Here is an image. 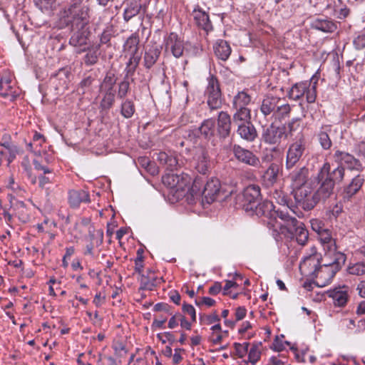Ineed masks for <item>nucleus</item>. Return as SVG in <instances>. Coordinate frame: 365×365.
I'll use <instances>...</instances> for the list:
<instances>
[{
    "label": "nucleus",
    "mask_w": 365,
    "mask_h": 365,
    "mask_svg": "<svg viewBox=\"0 0 365 365\" xmlns=\"http://www.w3.org/2000/svg\"><path fill=\"white\" fill-rule=\"evenodd\" d=\"M345 169L337 166L331 170L329 162H325L317 174L319 187L315 192L317 202H325L334 193L336 184L340 183L344 178Z\"/></svg>",
    "instance_id": "1"
},
{
    "label": "nucleus",
    "mask_w": 365,
    "mask_h": 365,
    "mask_svg": "<svg viewBox=\"0 0 365 365\" xmlns=\"http://www.w3.org/2000/svg\"><path fill=\"white\" fill-rule=\"evenodd\" d=\"M291 106L278 96H266L260 105V112L267 119H283L288 117Z\"/></svg>",
    "instance_id": "2"
},
{
    "label": "nucleus",
    "mask_w": 365,
    "mask_h": 365,
    "mask_svg": "<svg viewBox=\"0 0 365 365\" xmlns=\"http://www.w3.org/2000/svg\"><path fill=\"white\" fill-rule=\"evenodd\" d=\"M295 217H291L284 210L273 209L272 220L267 221V225L273 229L274 232L284 234L287 229H292L297 222Z\"/></svg>",
    "instance_id": "3"
},
{
    "label": "nucleus",
    "mask_w": 365,
    "mask_h": 365,
    "mask_svg": "<svg viewBox=\"0 0 365 365\" xmlns=\"http://www.w3.org/2000/svg\"><path fill=\"white\" fill-rule=\"evenodd\" d=\"M319 238L324 251L335 253L334 261L331 263L334 264V270H337L340 266L344 264L346 259V255L341 252L336 251V242L331 237L329 230L326 229L324 231L319 234Z\"/></svg>",
    "instance_id": "4"
},
{
    "label": "nucleus",
    "mask_w": 365,
    "mask_h": 365,
    "mask_svg": "<svg viewBox=\"0 0 365 365\" xmlns=\"http://www.w3.org/2000/svg\"><path fill=\"white\" fill-rule=\"evenodd\" d=\"M287 138V133L284 125L279 126L272 123L262 128L261 140L265 144L277 146Z\"/></svg>",
    "instance_id": "5"
},
{
    "label": "nucleus",
    "mask_w": 365,
    "mask_h": 365,
    "mask_svg": "<svg viewBox=\"0 0 365 365\" xmlns=\"http://www.w3.org/2000/svg\"><path fill=\"white\" fill-rule=\"evenodd\" d=\"M292 192L297 203L304 210H311L317 204L315 192L312 193V188L307 184L292 189Z\"/></svg>",
    "instance_id": "6"
},
{
    "label": "nucleus",
    "mask_w": 365,
    "mask_h": 365,
    "mask_svg": "<svg viewBox=\"0 0 365 365\" xmlns=\"http://www.w3.org/2000/svg\"><path fill=\"white\" fill-rule=\"evenodd\" d=\"M306 148V141L303 135L288 148L286 155L285 168L287 170L294 169L302 157Z\"/></svg>",
    "instance_id": "7"
},
{
    "label": "nucleus",
    "mask_w": 365,
    "mask_h": 365,
    "mask_svg": "<svg viewBox=\"0 0 365 365\" xmlns=\"http://www.w3.org/2000/svg\"><path fill=\"white\" fill-rule=\"evenodd\" d=\"M207 96V103L211 110H216L222 106V93L220 88V83L213 75H210L207 78V86L205 90Z\"/></svg>",
    "instance_id": "8"
},
{
    "label": "nucleus",
    "mask_w": 365,
    "mask_h": 365,
    "mask_svg": "<svg viewBox=\"0 0 365 365\" xmlns=\"http://www.w3.org/2000/svg\"><path fill=\"white\" fill-rule=\"evenodd\" d=\"M321 255L317 254L315 247L312 248V254L304 257L300 263L299 268L302 272H306L307 274L315 277H320Z\"/></svg>",
    "instance_id": "9"
},
{
    "label": "nucleus",
    "mask_w": 365,
    "mask_h": 365,
    "mask_svg": "<svg viewBox=\"0 0 365 365\" xmlns=\"http://www.w3.org/2000/svg\"><path fill=\"white\" fill-rule=\"evenodd\" d=\"M88 11V6H82L78 9L66 11L68 21L71 23L72 30L83 29L88 24L89 21Z\"/></svg>",
    "instance_id": "10"
},
{
    "label": "nucleus",
    "mask_w": 365,
    "mask_h": 365,
    "mask_svg": "<svg viewBox=\"0 0 365 365\" xmlns=\"http://www.w3.org/2000/svg\"><path fill=\"white\" fill-rule=\"evenodd\" d=\"M244 207L247 212L253 210L257 203L262 200L260 187L256 185H250L242 192Z\"/></svg>",
    "instance_id": "11"
},
{
    "label": "nucleus",
    "mask_w": 365,
    "mask_h": 365,
    "mask_svg": "<svg viewBox=\"0 0 365 365\" xmlns=\"http://www.w3.org/2000/svg\"><path fill=\"white\" fill-rule=\"evenodd\" d=\"M192 163L198 173L205 175L208 172L210 168V157L204 147L199 146L195 148Z\"/></svg>",
    "instance_id": "12"
},
{
    "label": "nucleus",
    "mask_w": 365,
    "mask_h": 365,
    "mask_svg": "<svg viewBox=\"0 0 365 365\" xmlns=\"http://www.w3.org/2000/svg\"><path fill=\"white\" fill-rule=\"evenodd\" d=\"M163 182L175 191H182L190 184L188 175L168 173L163 177Z\"/></svg>",
    "instance_id": "13"
},
{
    "label": "nucleus",
    "mask_w": 365,
    "mask_h": 365,
    "mask_svg": "<svg viewBox=\"0 0 365 365\" xmlns=\"http://www.w3.org/2000/svg\"><path fill=\"white\" fill-rule=\"evenodd\" d=\"M184 49V41L177 34L172 32L165 38V51L170 52L174 57L182 56Z\"/></svg>",
    "instance_id": "14"
},
{
    "label": "nucleus",
    "mask_w": 365,
    "mask_h": 365,
    "mask_svg": "<svg viewBox=\"0 0 365 365\" xmlns=\"http://www.w3.org/2000/svg\"><path fill=\"white\" fill-rule=\"evenodd\" d=\"M222 192L220 180L217 178H212L206 182L202 192L203 200H205L208 204H211L219 199Z\"/></svg>",
    "instance_id": "15"
},
{
    "label": "nucleus",
    "mask_w": 365,
    "mask_h": 365,
    "mask_svg": "<svg viewBox=\"0 0 365 365\" xmlns=\"http://www.w3.org/2000/svg\"><path fill=\"white\" fill-rule=\"evenodd\" d=\"M232 151L235 157L241 163L246 165L258 167L260 160L252 151L241 147L239 145H234Z\"/></svg>",
    "instance_id": "16"
},
{
    "label": "nucleus",
    "mask_w": 365,
    "mask_h": 365,
    "mask_svg": "<svg viewBox=\"0 0 365 365\" xmlns=\"http://www.w3.org/2000/svg\"><path fill=\"white\" fill-rule=\"evenodd\" d=\"M325 254L324 258L322 259L324 262L323 264H321L320 270V278H324L326 281L329 282L336 274V273L341 268V266L339 267L337 270L334 269V262L335 259V253H331L329 252L324 251Z\"/></svg>",
    "instance_id": "17"
},
{
    "label": "nucleus",
    "mask_w": 365,
    "mask_h": 365,
    "mask_svg": "<svg viewBox=\"0 0 365 365\" xmlns=\"http://www.w3.org/2000/svg\"><path fill=\"white\" fill-rule=\"evenodd\" d=\"M309 176V170L306 166H302L294 170L292 169V170H291L288 175V178L290 180L292 188L299 187L307 184Z\"/></svg>",
    "instance_id": "18"
},
{
    "label": "nucleus",
    "mask_w": 365,
    "mask_h": 365,
    "mask_svg": "<svg viewBox=\"0 0 365 365\" xmlns=\"http://www.w3.org/2000/svg\"><path fill=\"white\" fill-rule=\"evenodd\" d=\"M333 158L335 162L339 164L338 166H342L344 168L342 165L344 164L351 170H359L362 168L360 161L349 153L336 150Z\"/></svg>",
    "instance_id": "19"
},
{
    "label": "nucleus",
    "mask_w": 365,
    "mask_h": 365,
    "mask_svg": "<svg viewBox=\"0 0 365 365\" xmlns=\"http://www.w3.org/2000/svg\"><path fill=\"white\" fill-rule=\"evenodd\" d=\"M283 235L289 238L294 237L297 243L302 246L307 242L309 239L308 230L304 227V224L298 220L294 223L292 229H287Z\"/></svg>",
    "instance_id": "20"
},
{
    "label": "nucleus",
    "mask_w": 365,
    "mask_h": 365,
    "mask_svg": "<svg viewBox=\"0 0 365 365\" xmlns=\"http://www.w3.org/2000/svg\"><path fill=\"white\" fill-rule=\"evenodd\" d=\"M232 120L230 115L225 111L218 113L217 131L221 138H227L231 132Z\"/></svg>",
    "instance_id": "21"
},
{
    "label": "nucleus",
    "mask_w": 365,
    "mask_h": 365,
    "mask_svg": "<svg viewBox=\"0 0 365 365\" xmlns=\"http://www.w3.org/2000/svg\"><path fill=\"white\" fill-rule=\"evenodd\" d=\"M348 290L347 286H342L328 292L329 297L333 299L334 306L341 307L346 304L349 298Z\"/></svg>",
    "instance_id": "22"
},
{
    "label": "nucleus",
    "mask_w": 365,
    "mask_h": 365,
    "mask_svg": "<svg viewBox=\"0 0 365 365\" xmlns=\"http://www.w3.org/2000/svg\"><path fill=\"white\" fill-rule=\"evenodd\" d=\"M274 206L273 203L268 200L259 201L252 212V215H255L258 217H264L267 221L272 220V212Z\"/></svg>",
    "instance_id": "23"
},
{
    "label": "nucleus",
    "mask_w": 365,
    "mask_h": 365,
    "mask_svg": "<svg viewBox=\"0 0 365 365\" xmlns=\"http://www.w3.org/2000/svg\"><path fill=\"white\" fill-rule=\"evenodd\" d=\"M237 133L247 142H253L257 137V131L252 122L237 126Z\"/></svg>",
    "instance_id": "24"
},
{
    "label": "nucleus",
    "mask_w": 365,
    "mask_h": 365,
    "mask_svg": "<svg viewBox=\"0 0 365 365\" xmlns=\"http://www.w3.org/2000/svg\"><path fill=\"white\" fill-rule=\"evenodd\" d=\"M157 160L170 171L177 170L180 167V163L175 155H169L165 152H160L158 154Z\"/></svg>",
    "instance_id": "25"
},
{
    "label": "nucleus",
    "mask_w": 365,
    "mask_h": 365,
    "mask_svg": "<svg viewBox=\"0 0 365 365\" xmlns=\"http://www.w3.org/2000/svg\"><path fill=\"white\" fill-rule=\"evenodd\" d=\"M88 193L83 190H73L68 192V202L71 207L76 208L81 202H89Z\"/></svg>",
    "instance_id": "26"
},
{
    "label": "nucleus",
    "mask_w": 365,
    "mask_h": 365,
    "mask_svg": "<svg viewBox=\"0 0 365 365\" xmlns=\"http://www.w3.org/2000/svg\"><path fill=\"white\" fill-rule=\"evenodd\" d=\"M215 55L222 61H227L231 54L232 49L229 43L222 39L217 40L213 46Z\"/></svg>",
    "instance_id": "27"
},
{
    "label": "nucleus",
    "mask_w": 365,
    "mask_h": 365,
    "mask_svg": "<svg viewBox=\"0 0 365 365\" xmlns=\"http://www.w3.org/2000/svg\"><path fill=\"white\" fill-rule=\"evenodd\" d=\"M74 29L73 31H75ZM70 38L69 43L74 47L86 46L88 39L89 31L83 27V29H76Z\"/></svg>",
    "instance_id": "28"
},
{
    "label": "nucleus",
    "mask_w": 365,
    "mask_h": 365,
    "mask_svg": "<svg viewBox=\"0 0 365 365\" xmlns=\"http://www.w3.org/2000/svg\"><path fill=\"white\" fill-rule=\"evenodd\" d=\"M160 53L161 50L157 46H153L146 49L143 56L145 67L148 69L152 68L159 58Z\"/></svg>",
    "instance_id": "29"
},
{
    "label": "nucleus",
    "mask_w": 365,
    "mask_h": 365,
    "mask_svg": "<svg viewBox=\"0 0 365 365\" xmlns=\"http://www.w3.org/2000/svg\"><path fill=\"white\" fill-rule=\"evenodd\" d=\"M312 28L326 33H332L337 29L336 24L328 19H317L312 24Z\"/></svg>",
    "instance_id": "30"
},
{
    "label": "nucleus",
    "mask_w": 365,
    "mask_h": 365,
    "mask_svg": "<svg viewBox=\"0 0 365 365\" xmlns=\"http://www.w3.org/2000/svg\"><path fill=\"white\" fill-rule=\"evenodd\" d=\"M331 131V127L329 125H322L317 133V138L322 148L324 150H329L332 145V142L329 137Z\"/></svg>",
    "instance_id": "31"
},
{
    "label": "nucleus",
    "mask_w": 365,
    "mask_h": 365,
    "mask_svg": "<svg viewBox=\"0 0 365 365\" xmlns=\"http://www.w3.org/2000/svg\"><path fill=\"white\" fill-rule=\"evenodd\" d=\"M232 121L236 126L251 122V110L250 108H235Z\"/></svg>",
    "instance_id": "32"
},
{
    "label": "nucleus",
    "mask_w": 365,
    "mask_h": 365,
    "mask_svg": "<svg viewBox=\"0 0 365 365\" xmlns=\"http://www.w3.org/2000/svg\"><path fill=\"white\" fill-rule=\"evenodd\" d=\"M364 182V175H357L355 176L344 189V194L346 197H351L356 194L362 187Z\"/></svg>",
    "instance_id": "33"
},
{
    "label": "nucleus",
    "mask_w": 365,
    "mask_h": 365,
    "mask_svg": "<svg viewBox=\"0 0 365 365\" xmlns=\"http://www.w3.org/2000/svg\"><path fill=\"white\" fill-rule=\"evenodd\" d=\"M89 238L91 242L86 245L85 254L93 257L94 247H99L103 243V232L101 230H97L96 233L89 231Z\"/></svg>",
    "instance_id": "34"
},
{
    "label": "nucleus",
    "mask_w": 365,
    "mask_h": 365,
    "mask_svg": "<svg viewBox=\"0 0 365 365\" xmlns=\"http://www.w3.org/2000/svg\"><path fill=\"white\" fill-rule=\"evenodd\" d=\"M138 280L140 281V289L152 290L157 284L158 278L155 277V274L152 270H148L147 275L140 274Z\"/></svg>",
    "instance_id": "35"
},
{
    "label": "nucleus",
    "mask_w": 365,
    "mask_h": 365,
    "mask_svg": "<svg viewBox=\"0 0 365 365\" xmlns=\"http://www.w3.org/2000/svg\"><path fill=\"white\" fill-rule=\"evenodd\" d=\"M99 46H95L91 48H84L81 51H87L83 57V62L86 66H91L97 63L100 55Z\"/></svg>",
    "instance_id": "36"
},
{
    "label": "nucleus",
    "mask_w": 365,
    "mask_h": 365,
    "mask_svg": "<svg viewBox=\"0 0 365 365\" xmlns=\"http://www.w3.org/2000/svg\"><path fill=\"white\" fill-rule=\"evenodd\" d=\"M194 13V19L199 27L202 28L206 31L212 30V26L207 13L201 10H195Z\"/></svg>",
    "instance_id": "37"
},
{
    "label": "nucleus",
    "mask_w": 365,
    "mask_h": 365,
    "mask_svg": "<svg viewBox=\"0 0 365 365\" xmlns=\"http://www.w3.org/2000/svg\"><path fill=\"white\" fill-rule=\"evenodd\" d=\"M140 42L139 35L137 32L132 34L123 45V51L126 54L138 53Z\"/></svg>",
    "instance_id": "38"
},
{
    "label": "nucleus",
    "mask_w": 365,
    "mask_h": 365,
    "mask_svg": "<svg viewBox=\"0 0 365 365\" xmlns=\"http://www.w3.org/2000/svg\"><path fill=\"white\" fill-rule=\"evenodd\" d=\"M130 1L128 6L125 9L123 19L128 22L133 17L138 15L141 9V4L137 0H128Z\"/></svg>",
    "instance_id": "39"
},
{
    "label": "nucleus",
    "mask_w": 365,
    "mask_h": 365,
    "mask_svg": "<svg viewBox=\"0 0 365 365\" xmlns=\"http://www.w3.org/2000/svg\"><path fill=\"white\" fill-rule=\"evenodd\" d=\"M251 101V96L245 91H240L234 96L232 101L233 108H248L247 105Z\"/></svg>",
    "instance_id": "40"
},
{
    "label": "nucleus",
    "mask_w": 365,
    "mask_h": 365,
    "mask_svg": "<svg viewBox=\"0 0 365 365\" xmlns=\"http://www.w3.org/2000/svg\"><path fill=\"white\" fill-rule=\"evenodd\" d=\"M117 78L112 71H108L101 84L100 90L101 91H115L114 89Z\"/></svg>",
    "instance_id": "41"
},
{
    "label": "nucleus",
    "mask_w": 365,
    "mask_h": 365,
    "mask_svg": "<svg viewBox=\"0 0 365 365\" xmlns=\"http://www.w3.org/2000/svg\"><path fill=\"white\" fill-rule=\"evenodd\" d=\"M198 129L205 138H210L214 135L215 121L212 118L205 120Z\"/></svg>",
    "instance_id": "42"
},
{
    "label": "nucleus",
    "mask_w": 365,
    "mask_h": 365,
    "mask_svg": "<svg viewBox=\"0 0 365 365\" xmlns=\"http://www.w3.org/2000/svg\"><path fill=\"white\" fill-rule=\"evenodd\" d=\"M128 55L129 59L125 69V78L132 76L134 74L140 60V56H138V53H129Z\"/></svg>",
    "instance_id": "43"
},
{
    "label": "nucleus",
    "mask_w": 365,
    "mask_h": 365,
    "mask_svg": "<svg viewBox=\"0 0 365 365\" xmlns=\"http://www.w3.org/2000/svg\"><path fill=\"white\" fill-rule=\"evenodd\" d=\"M286 130L288 135H294L295 133L301 135L303 126L302 125V119L300 118H294L287 123Z\"/></svg>",
    "instance_id": "44"
},
{
    "label": "nucleus",
    "mask_w": 365,
    "mask_h": 365,
    "mask_svg": "<svg viewBox=\"0 0 365 365\" xmlns=\"http://www.w3.org/2000/svg\"><path fill=\"white\" fill-rule=\"evenodd\" d=\"M279 166L275 163H272L263 175V178L268 185H273L277 179Z\"/></svg>",
    "instance_id": "45"
},
{
    "label": "nucleus",
    "mask_w": 365,
    "mask_h": 365,
    "mask_svg": "<svg viewBox=\"0 0 365 365\" xmlns=\"http://www.w3.org/2000/svg\"><path fill=\"white\" fill-rule=\"evenodd\" d=\"M103 98L100 103V108L103 110H108L115 102V91H102Z\"/></svg>",
    "instance_id": "46"
},
{
    "label": "nucleus",
    "mask_w": 365,
    "mask_h": 365,
    "mask_svg": "<svg viewBox=\"0 0 365 365\" xmlns=\"http://www.w3.org/2000/svg\"><path fill=\"white\" fill-rule=\"evenodd\" d=\"M306 90L307 86L305 83H296L289 91L288 96L291 99L298 100L304 95Z\"/></svg>",
    "instance_id": "47"
},
{
    "label": "nucleus",
    "mask_w": 365,
    "mask_h": 365,
    "mask_svg": "<svg viewBox=\"0 0 365 365\" xmlns=\"http://www.w3.org/2000/svg\"><path fill=\"white\" fill-rule=\"evenodd\" d=\"M0 95L4 98L14 97L10 79L7 78H0Z\"/></svg>",
    "instance_id": "48"
},
{
    "label": "nucleus",
    "mask_w": 365,
    "mask_h": 365,
    "mask_svg": "<svg viewBox=\"0 0 365 365\" xmlns=\"http://www.w3.org/2000/svg\"><path fill=\"white\" fill-rule=\"evenodd\" d=\"M135 113V106L132 101L126 99L122 103L121 105V114L125 118H129L133 116Z\"/></svg>",
    "instance_id": "49"
},
{
    "label": "nucleus",
    "mask_w": 365,
    "mask_h": 365,
    "mask_svg": "<svg viewBox=\"0 0 365 365\" xmlns=\"http://www.w3.org/2000/svg\"><path fill=\"white\" fill-rule=\"evenodd\" d=\"M262 346L261 343L259 344H254L252 346V348L250 349L249 351V361L255 364L257 361H258L260 359L261 356V351H260V346Z\"/></svg>",
    "instance_id": "50"
},
{
    "label": "nucleus",
    "mask_w": 365,
    "mask_h": 365,
    "mask_svg": "<svg viewBox=\"0 0 365 365\" xmlns=\"http://www.w3.org/2000/svg\"><path fill=\"white\" fill-rule=\"evenodd\" d=\"M349 274L356 276H365V263L358 262L349 265L347 268Z\"/></svg>",
    "instance_id": "51"
},
{
    "label": "nucleus",
    "mask_w": 365,
    "mask_h": 365,
    "mask_svg": "<svg viewBox=\"0 0 365 365\" xmlns=\"http://www.w3.org/2000/svg\"><path fill=\"white\" fill-rule=\"evenodd\" d=\"M113 37L112 30L105 29L100 35V43L96 46H99V48L102 45H107L108 47L110 46V39Z\"/></svg>",
    "instance_id": "52"
},
{
    "label": "nucleus",
    "mask_w": 365,
    "mask_h": 365,
    "mask_svg": "<svg viewBox=\"0 0 365 365\" xmlns=\"http://www.w3.org/2000/svg\"><path fill=\"white\" fill-rule=\"evenodd\" d=\"M130 89V83L128 81V78H124V80L118 84V97L119 98H123L126 96Z\"/></svg>",
    "instance_id": "53"
},
{
    "label": "nucleus",
    "mask_w": 365,
    "mask_h": 365,
    "mask_svg": "<svg viewBox=\"0 0 365 365\" xmlns=\"http://www.w3.org/2000/svg\"><path fill=\"white\" fill-rule=\"evenodd\" d=\"M36 5L42 11H48L52 8L55 0H34Z\"/></svg>",
    "instance_id": "54"
},
{
    "label": "nucleus",
    "mask_w": 365,
    "mask_h": 365,
    "mask_svg": "<svg viewBox=\"0 0 365 365\" xmlns=\"http://www.w3.org/2000/svg\"><path fill=\"white\" fill-rule=\"evenodd\" d=\"M311 226L312 230L318 235L324 231L327 228L324 227V224L322 221L314 219L311 220Z\"/></svg>",
    "instance_id": "55"
},
{
    "label": "nucleus",
    "mask_w": 365,
    "mask_h": 365,
    "mask_svg": "<svg viewBox=\"0 0 365 365\" xmlns=\"http://www.w3.org/2000/svg\"><path fill=\"white\" fill-rule=\"evenodd\" d=\"M182 311L184 313L190 315L192 321H196V313L194 307L191 304H183L182 305Z\"/></svg>",
    "instance_id": "56"
},
{
    "label": "nucleus",
    "mask_w": 365,
    "mask_h": 365,
    "mask_svg": "<svg viewBox=\"0 0 365 365\" xmlns=\"http://www.w3.org/2000/svg\"><path fill=\"white\" fill-rule=\"evenodd\" d=\"M34 168L38 171H42L43 174H49L51 173V170H50L47 166L43 165L41 161L38 159H34L33 162Z\"/></svg>",
    "instance_id": "57"
},
{
    "label": "nucleus",
    "mask_w": 365,
    "mask_h": 365,
    "mask_svg": "<svg viewBox=\"0 0 365 365\" xmlns=\"http://www.w3.org/2000/svg\"><path fill=\"white\" fill-rule=\"evenodd\" d=\"M0 145L4 147L6 149L8 150L12 158L15 157L16 148V146L13 145L9 140H4V142H1Z\"/></svg>",
    "instance_id": "58"
},
{
    "label": "nucleus",
    "mask_w": 365,
    "mask_h": 365,
    "mask_svg": "<svg viewBox=\"0 0 365 365\" xmlns=\"http://www.w3.org/2000/svg\"><path fill=\"white\" fill-rule=\"evenodd\" d=\"M82 6H88L87 1L85 0H71L70 6L68 11L78 9Z\"/></svg>",
    "instance_id": "59"
},
{
    "label": "nucleus",
    "mask_w": 365,
    "mask_h": 365,
    "mask_svg": "<svg viewBox=\"0 0 365 365\" xmlns=\"http://www.w3.org/2000/svg\"><path fill=\"white\" fill-rule=\"evenodd\" d=\"M354 44L357 49L365 48V33L359 35L354 40Z\"/></svg>",
    "instance_id": "60"
},
{
    "label": "nucleus",
    "mask_w": 365,
    "mask_h": 365,
    "mask_svg": "<svg viewBox=\"0 0 365 365\" xmlns=\"http://www.w3.org/2000/svg\"><path fill=\"white\" fill-rule=\"evenodd\" d=\"M143 256L140 255L136 257L135 259V272L138 273L139 275L143 274Z\"/></svg>",
    "instance_id": "61"
},
{
    "label": "nucleus",
    "mask_w": 365,
    "mask_h": 365,
    "mask_svg": "<svg viewBox=\"0 0 365 365\" xmlns=\"http://www.w3.org/2000/svg\"><path fill=\"white\" fill-rule=\"evenodd\" d=\"M354 152L359 157L365 158V142L362 141L356 144L354 148Z\"/></svg>",
    "instance_id": "62"
},
{
    "label": "nucleus",
    "mask_w": 365,
    "mask_h": 365,
    "mask_svg": "<svg viewBox=\"0 0 365 365\" xmlns=\"http://www.w3.org/2000/svg\"><path fill=\"white\" fill-rule=\"evenodd\" d=\"M98 361H101L103 365H116L115 359L111 356L100 355Z\"/></svg>",
    "instance_id": "63"
},
{
    "label": "nucleus",
    "mask_w": 365,
    "mask_h": 365,
    "mask_svg": "<svg viewBox=\"0 0 365 365\" xmlns=\"http://www.w3.org/2000/svg\"><path fill=\"white\" fill-rule=\"evenodd\" d=\"M247 310L244 307H239L236 309V321H240L246 316Z\"/></svg>",
    "instance_id": "64"
}]
</instances>
